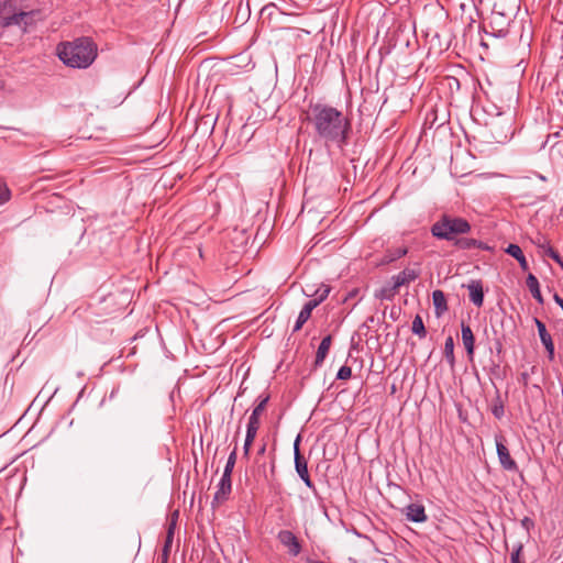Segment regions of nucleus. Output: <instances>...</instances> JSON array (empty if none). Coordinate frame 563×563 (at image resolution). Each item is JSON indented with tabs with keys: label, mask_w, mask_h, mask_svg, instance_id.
<instances>
[{
	"label": "nucleus",
	"mask_w": 563,
	"mask_h": 563,
	"mask_svg": "<svg viewBox=\"0 0 563 563\" xmlns=\"http://www.w3.org/2000/svg\"><path fill=\"white\" fill-rule=\"evenodd\" d=\"M444 356L446 361L450 363V365H454L455 357H454V341L452 336L446 338L444 343Z\"/></svg>",
	"instance_id": "nucleus-22"
},
{
	"label": "nucleus",
	"mask_w": 563,
	"mask_h": 563,
	"mask_svg": "<svg viewBox=\"0 0 563 563\" xmlns=\"http://www.w3.org/2000/svg\"><path fill=\"white\" fill-rule=\"evenodd\" d=\"M496 450L500 465L506 471H517L518 466L515 460L510 456L508 448L504 443L501 435L496 437Z\"/></svg>",
	"instance_id": "nucleus-4"
},
{
	"label": "nucleus",
	"mask_w": 563,
	"mask_h": 563,
	"mask_svg": "<svg viewBox=\"0 0 563 563\" xmlns=\"http://www.w3.org/2000/svg\"><path fill=\"white\" fill-rule=\"evenodd\" d=\"M397 289L390 285L380 288L378 291H376L375 296L376 298L383 299V300H391L395 295L397 294Z\"/></svg>",
	"instance_id": "nucleus-23"
},
{
	"label": "nucleus",
	"mask_w": 563,
	"mask_h": 563,
	"mask_svg": "<svg viewBox=\"0 0 563 563\" xmlns=\"http://www.w3.org/2000/svg\"><path fill=\"white\" fill-rule=\"evenodd\" d=\"M542 247L544 249V254L555 261L563 269V258L561 255L549 244L542 245Z\"/></svg>",
	"instance_id": "nucleus-29"
},
{
	"label": "nucleus",
	"mask_w": 563,
	"mask_h": 563,
	"mask_svg": "<svg viewBox=\"0 0 563 563\" xmlns=\"http://www.w3.org/2000/svg\"><path fill=\"white\" fill-rule=\"evenodd\" d=\"M407 252H408L407 247H402V246L389 250L385 256L386 262L390 263L398 258H401L402 256H405L407 254Z\"/></svg>",
	"instance_id": "nucleus-25"
},
{
	"label": "nucleus",
	"mask_w": 563,
	"mask_h": 563,
	"mask_svg": "<svg viewBox=\"0 0 563 563\" xmlns=\"http://www.w3.org/2000/svg\"><path fill=\"white\" fill-rule=\"evenodd\" d=\"M471 229L466 219L444 213L431 225L430 231L439 240L454 242L460 235L470 233Z\"/></svg>",
	"instance_id": "nucleus-3"
},
{
	"label": "nucleus",
	"mask_w": 563,
	"mask_h": 563,
	"mask_svg": "<svg viewBox=\"0 0 563 563\" xmlns=\"http://www.w3.org/2000/svg\"><path fill=\"white\" fill-rule=\"evenodd\" d=\"M299 442L300 435H298L294 443V454H295V468L298 475H306L308 473V465L305 457L301 455L299 451Z\"/></svg>",
	"instance_id": "nucleus-16"
},
{
	"label": "nucleus",
	"mask_w": 563,
	"mask_h": 563,
	"mask_svg": "<svg viewBox=\"0 0 563 563\" xmlns=\"http://www.w3.org/2000/svg\"><path fill=\"white\" fill-rule=\"evenodd\" d=\"M265 450H266V445L263 444L262 448L260 449L258 453L263 454L265 452Z\"/></svg>",
	"instance_id": "nucleus-39"
},
{
	"label": "nucleus",
	"mask_w": 563,
	"mask_h": 563,
	"mask_svg": "<svg viewBox=\"0 0 563 563\" xmlns=\"http://www.w3.org/2000/svg\"><path fill=\"white\" fill-rule=\"evenodd\" d=\"M453 245L459 250H472V249H481V250H488L489 247L482 241L472 239V238H464L459 236L454 242Z\"/></svg>",
	"instance_id": "nucleus-12"
},
{
	"label": "nucleus",
	"mask_w": 563,
	"mask_h": 563,
	"mask_svg": "<svg viewBox=\"0 0 563 563\" xmlns=\"http://www.w3.org/2000/svg\"><path fill=\"white\" fill-rule=\"evenodd\" d=\"M470 300L476 306L482 307L484 302V290L481 280H471L467 285Z\"/></svg>",
	"instance_id": "nucleus-11"
},
{
	"label": "nucleus",
	"mask_w": 563,
	"mask_h": 563,
	"mask_svg": "<svg viewBox=\"0 0 563 563\" xmlns=\"http://www.w3.org/2000/svg\"><path fill=\"white\" fill-rule=\"evenodd\" d=\"M331 343H332V336L330 334L324 336L321 340V343H320V345L317 350V354H316V360H314L316 367L321 366V364L323 363L324 358L327 357V355L329 353Z\"/></svg>",
	"instance_id": "nucleus-17"
},
{
	"label": "nucleus",
	"mask_w": 563,
	"mask_h": 563,
	"mask_svg": "<svg viewBox=\"0 0 563 563\" xmlns=\"http://www.w3.org/2000/svg\"><path fill=\"white\" fill-rule=\"evenodd\" d=\"M232 490L231 476L222 475L220 482L217 485V490L213 496L212 506L221 505L228 500Z\"/></svg>",
	"instance_id": "nucleus-6"
},
{
	"label": "nucleus",
	"mask_w": 563,
	"mask_h": 563,
	"mask_svg": "<svg viewBox=\"0 0 563 563\" xmlns=\"http://www.w3.org/2000/svg\"><path fill=\"white\" fill-rule=\"evenodd\" d=\"M404 512H405L406 519L411 522L421 523V522L427 521V519H428L424 506L421 504H409L404 509Z\"/></svg>",
	"instance_id": "nucleus-9"
},
{
	"label": "nucleus",
	"mask_w": 563,
	"mask_h": 563,
	"mask_svg": "<svg viewBox=\"0 0 563 563\" xmlns=\"http://www.w3.org/2000/svg\"><path fill=\"white\" fill-rule=\"evenodd\" d=\"M299 477L303 481V483L306 484V486L308 488H310L311 490L316 492V486L312 483V481L310 479L309 473H306V475H299Z\"/></svg>",
	"instance_id": "nucleus-36"
},
{
	"label": "nucleus",
	"mask_w": 563,
	"mask_h": 563,
	"mask_svg": "<svg viewBox=\"0 0 563 563\" xmlns=\"http://www.w3.org/2000/svg\"><path fill=\"white\" fill-rule=\"evenodd\" d=\"M526 285L538 303L543 305L544 299L540 290L538 278L533 274H529L526 279Z\"/></svg>",
	"instance_id": "nucleus-18"
},
{
	"label": "nucleus",
	"mask_w": 563,
	"mask_h": 563,
	"mask_svg": "<svg viewBox=\"0 0 563 563\" xmlns=\"http://www.w3.org/2000/svg\"><path fill=\"white\" fill-rule=\"evenodd\" d=\"M432 302L438 317L442 316L448 310L446 298L442 290L437 289L432 292Z\"/></svg>",
	"instance_id": "nucleus-19"
},
{
	"label": "nucleus",
	"mask_w": 563,
	"mask_h": 563,
	"mask_svg": "<svg viewBox=\"0 0 563 563\" xmlns=\"http://www.w3.org/2000/svg\"><path fill=\"white\" fill-rule=\"evenodd\" d=\"M553 299L563 310V298H561L558 294H554Z\"/></svg>",
	"instance_id": "nucleus-37"
},
{
	"label": "nucleus",
	"mask_w": 563,
	"mask_h": 563,
	"mask_svg": "<svg viewBox=\"0 0 563 563\" xmlns=\"http://www.w3.org/2000/svg\"><path fill=\"white\" fill-rule=\"evenodd\" d=\"M330 287L327 285H322L320 288H318L312 296L314 297L310 301L317 302V307L329 296L330 294Z\"/></svg>",
	"instance_id": "nucleus-26"
},
{
	"label": "nucleus",
	"mask_w": 563,
	"mask_h": 563,
	"mask_svg": "<svg viewBox=\"0 0 563 563\" xmlns=\"http://www.w3.org/2000/svg\"><path fill=\"white\" fill-rule=\"evenodd\" d=\"M269 400V395L260 396L257 398V405L253 409L251 416L249 417V423L260 426L261 424V416L264 412L266 405Z\"/></svg>",
	"instance_id": "nucleus-14"
},
{
	"label": "nucleus",
	"mask_w": 563,
	"mask_h": 563,
	"mask_svg": "<svg viewBox=\"0 0 563 563\" xmlns=\"http://www.w3.org/2000/svg\"><path fill=\"white\" fill-rule=\"evenodd\" d=\"M277 539L290 555L297 556L301 552V544L292 531L282 530L278 532Z\"/></svg>",
	"instance_id": "nucleus-5"
},
{
	"label": "nucleus",
	"mask_w": 563,
	"mask_h": 563,
	"mask_svg": "<svg viewBox=\"0 0 563 563\" xmlns=\"http://www.w3.org/2000/svg\"><path fill=\"white\" fill-rule=\"evenodd\" d=\"M59 59L68 67L84 69L89 67L98 55L96 43L90 37H78L57 45Z\"/></svg>",
	"instance_id": "nucleus-2"
},
{
	"label": "nucleus",
	"mask_w": 563,
	"mask_h": 563,
	"mask_svg": "<svg viewBox=\"0 0 563 563\" xmlns=\"http://www.w3.org/2000/svg\"><path fill=\"white\" fill-rule=\"evenodd\" d=\"M352 376V368L350 366L343 365L340 367L336 374V378L340 380H346Z\"/></svg>",
	"instance_id": "nucleus-33"
},
{
	"label": "nucleus",
	"mask_w": 563,
	"mask_h": 563,
	"mask_svg": "<svg viewBox=\"0 0 563 563\" xmlns=\"http://www.w3.org/2000/svg\"><path fill=\"white\" fill-rule=\"evenodd\" d=\"M15 0H0V16L3 18L7 14L14 11Z\"/></svg>",
	"instance_id": "nucleus-30"
},
{
	"label": "nucleus",
	"mask_w": 563,
	"mask_h": 563,
	"mask_svg": "<svg viewBox=\"0 0 563 563\" xmlns=\"http://www.w3.org/2000/svg\"><path fill=\"white\" fill-rule=\"evenodd\" d=\"M11 199V190L7 183L0 178V206L5 205Z\"/></svg>",
	"instance_id": "nucleus-27"
},
{
	"label": "nucleus",
	"mask_w": 563,
	"mask_h": 563,
	"mask_svg": "<svg viewBox=\"0 0 563 563\" xmlns=\"http://www.w3.org/2000/svg\"><path fill=\"white\" fill-rule=\"evenodd\" d=\"M175 526H176L175 520H172L168 526V530H167V536H166V540H165V544H164V553H167L172 547Z\"/></svg>",
	"instance_id": "nucleus-32"
},
{
	"label": "nucleus",
	"mask_w": 563,
	"mask_h": 563,
	"mask_svg": "<svg viewBox=\"0 0 563 563\" xmlns=\"http://www.w3.org/2000/svg\"><path fill=\"white\" fill-rule=\"evenodd\" d=\"M251 445H252V444H246V442L244 441V445H243V453H244V456H249V454H250V450H251Z\"/></svg>",
	"instance_id": "nucleus-38"
},
{
	"label": "nucleus",
	"mask_w": 563,
	"mask_h": 563,
	"mask_svg": "<svg viewBox=\"0 0 563 563\" xmlns=\"http://www.w3.org/2000/svg\"><path fill=\"white\" fill-rule=\"evenodd\" d=\"M34 15L33 11L30 12H19V13H9L5 16L2 18L1 25L3 27H8L11 25H21L24 24L25 26L30 23L32 20V16Z\"/></svg>",
	"instance_id": "nucleus-7"
},
{
	"label": "nucleus",
	"mask_w": 563,
	"mask_h": 563,
	"mask_svg": "<svg viewBox=\"0 0 563 563\" xmlns=\"http://www.w3.org/2000/svg\"><path fill=\"white\" fill-rule=\"evenodd\" d=\"M534 323L537 325L540 340L548 352L549 360L553 361L554 360V344H553L552 338H551L550 333L547 331L545 324L541 320L536 318Z\"/></svg>",
	"instance_id": "nucleus-8"
},
{
	"label": "nucleus",
	"mask_w": 563,
	"mask_h": 563,
	"mask_svg": "<svg viewBox=\"0 0 563 563\" xmlns=\"http://www.w3.org/2000/svg\"><path fill=\"white\" fill-rule=\"evenodd\" d=\"M301 120L311 125L314 136L325 144H334L341 150L347 145L352 123L338 108L310 101L301 113Z\"/></svg>",
	"instance_id": "nucleus-1"
},
{
	"label": "nucleus",
	"mask_w": 563,
	"mask_h": 563,
	"mask_svg": "<svg viewBox=\"0 0 563 563\" xmlns=\"http://www.w3.org/2000/svg\"><path fill=\"white\" fill-rule=\"evenodd\" d=\"M299 477L303 481V483L306 484V486L308 488H310L311 490L316 492V486L312 483V481L310 479L309 473H306V475H299Z\"/></svg>",
	"instance_id": "nucleus-35"
},
{
	"label": "nucleus",
	"mask_w": 563,
	"mask_h": 563,
	"mask_svg": "<svg viewBox=\"0 0 563 563\" xmlns=\"http://www.w3.org/2000/svg\"><path fill=\"white\" fill-rule=\"evenodd\" d=\"M419 273L416 269L406 268L391 277V285L398 290L401 286L408 285L417 279Z\"/></svg>",
	"instance_id": "nucleus-10"
},
{
	"label": "nucleus",
	"mask_w": 563,
	"mask_h": 563,
	"mask_svg": "<svg viewBox=\"0 0 563 563\" xmlns=\"http://www.w3.org/2000/svg\"><path fill=\"white\" fill-rule=\"evenodd\" d=\"M521 551H522V544L521 543H518V544H516L514 547V550H512V552L510 554V563H523L520 560Z\"/></svg>",
	"instance_id": "nucleus-34"
},
{
	"label": "nucleus",
	"mask_w": 563,
	"mask_h": 563,
	"mask_svg": "<svg viewBox=\"0 0 563 563\" xmlns=\"http://www.w3.org/2000/svg\"><path fill=\"white\" fill-rule=\"evenodd\" d=\"M461 332H462V341H463L464 347L466 350V353L470 357H472L474 354V342H475L473 331L468 324H465L464 322H462Z\"/></svg>",
	"instance_id": "nucleus-15"
},
{
	"label": "nucleus",
	"mask_w": 563,
	"mask_h": 563,
	"mask_svg": "<svg viewBox=\"0 0 563 563\" xmlns=\"http://www.w3.org/2000/svg\"><path fill=\"white\" fill-rule=\"evenodd\" d=\"M506 253L516 258L522 271L529 269V264L523 255L521 247L517 244H509L506 249Z\"/></svg>",
	"instance_id": "nucleus-20"
},
{
	"label": "nucleus",
	"mask_w": 563,
	"mask_h": 563,
	"mask_svg": "<svg viewBox=\"0 0 563 563\" xmlns=\"http://www.w3.org/2000/svg\"><path fill=\"white\" fill-rule=\"evenodd\" d=\"M490 411L498 420L505 416V400L501 398L499 390H496L495 397L492 400Z\"/></svg>",
	"instance_id": "nucleus-21"
},
{
	"label": "nucleus",
	"mask_w": 563,
	"mask_h": 563,
	"mask_svg": "<svg viewBox=\"0 0 563 563\" xmlns=\"http://www.w3.org/2000/svg\"><path fill=\"white\" fill-rule=\"evenodd\" d=\"M411 331L420 338H424L427 334L423 320L419 314H417L412 321Z\"/></svg>",
	"instance_id": "nucleus-24"
},
{
	"label": "nucleus",
	"mask_w": 563,
	"mask_h": 563,
	"mask_svg": "<svg viewBox=\"0 0 563 563\" xmlns=\"http://www.w3.org/2000/svg\"><path fill=\"white\" fill-rule=\"evenodd\" d=\"M260 429V426L249 423L246 424V435H245V442L246 444H252L256 438V433Z\"/></svg>",
	"instance_id": "nucleus-31"
},
{
	"label": "nucleus",
	"mask_w": 563,
	"mask_h": 563,
	"mask_svg": "<svg viewBox=\"0 0 563 563\" xmlns=\"http://www.w3.org/2000/svg\"><path fill=\"white\" fill-rule=\"evenodd\" d=\"M314 308H317V302L314 301H308L305 303L294 325V332H297L302 328V325L309 320L311 312Z\"/></svg>",
	"instance_id": "nucleus-13"
},
{
	"label": "nucleus",
	"mask_w": 563,
	"mask_h": 563,
	"mask_svg": "<svg viewBox=\"0 0 563 563\" xmlns=\"http://www.w3.org/2000/svg\"><path fill=\"white\" fill-rule=\"evenodd\" d=\"M236 462V448L230 453L222 475L231 476Z\"/></svg>",
	"instance_id": "nucleus-28"
}]
</instances>
